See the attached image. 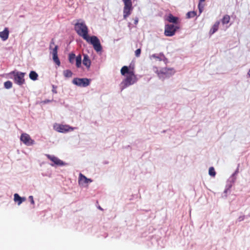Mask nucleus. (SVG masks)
<instances>
[{"label":"nucleus","instance_id":"obj_1","mask_svg":"<svg viewBox=\"0 0 250 250\" xmlns=\"http://www.w3.org/2000/svg\"><path fill=\"white\" fill-rule=\"evenodd\" d=\"M75 30L80 36L82 37L87 42L93 45L96 51L98 52L102 51V47L100 40L95 36H88V28L84 23H76L75 25Z\"/></svg>","mask_w":250,"mask_h":250},{"label":"nucleus","instance_id":"obj_2","mask_svg":"<svg viewBox=\"0 0 250 250\" xmlns=\"http://www.w3.org/2000/svg\"><path fill=\"white\" fill-rule=\"evenodd\" d=\"M155 72L157 74L160 78L165 79L168 78L175 73V71L173 68H163L160 70H158L157 67L155 68Z\"/></svg>","mask_w":250,"mask_h":250},{"label":"nucleus","instance_id":"obj_3","mask_svg":"<svg viewBox=\"0 0 250 250\" xmlns=\"http://www.w3.org/2000/svg\"><path fill=\"white\" fill-rule=\"evenodd\" d=\"M124 3L123 9V17L126 19L131 13L133 6L131 0H122Z\"/></svg>","mask_w":250,"mask_h":250},{"label":"nucleus","instance_id":"obj_4","mask_svg":"<svg viewBox=\"0 0 250 250\" xmlns=\"http://www.w3.org/2000/svg\"><path fill=\"white\" fill-rule=\"evenodd\" d=\"M136 81V77L133 72H130L129 74L127 75L126 78L122 83L123 86H122V90L124 89L129 85L133 84L135 83Z\"/></svg>","mask_w":250,"mask_h":250},{"label":"nucleus","instance_id":"obj_5","mask_svg":"<svg viewBox=\"0 0 250 250\" xmlns=\"http://www.w3.org/2000/svg\"><path fill=\"white\" fill-rule=\"evenodd\" d=\"M11 74L14 75V80L15 83L20 85L24 83L25 80L23 78L25 75L24 73L12 71Z\"/></svg>","mask_w":250,"mask_h":250},{"label":"nucleus","instance_id":"obj_6","mask_svg":"<svg viewBox=\"0 0 250 250\" xmlns=\"http://www.w3.org/2000/svg\"><path fill=\"white\" fill-rule=\"evenodd\" d=\"M178 28V26L173 24H166L165 27V35L167 37L172 36Z\"/></svg>","mask_w":250,"mask_h":250},{"label":"nucleus","instance_id":"obj_7","mask_svg":"<svg viewBox=\"0 0 250 250\" xmlns=\"http://www.w3.org/2000/svg\"><path fill=\"white\" fill-rule=\"evenodd\" d=\"M72 82L74 84L81 87H86L90 83L89 80L87 78H74Z\"/></svg>","mask_w":250,"mask_h":250},{"label":"nucleus","instance_id":"obj_8","mask_svg":"<svg viewBox=\"0 0 250 250\" xmlns=\"http://www.w3.org/2000/svg\"><path fill=\"white\" fill-rule=\"evenodd\" d=\"M54 129L58 132L65 133L69 131L73 130V128L68 125L56 124L54 126Z\"/></svg>","mask_w":250,"mask_h":250},{"label":"nucleus","instance_id":"obj_9","mask_svg":"<svg viewBox=\"0 0 250 250\" xmlns=\"http://www.w3.org/2000/svg\"><path fill=\"white\" fill-rule=\"evenodd\" d=\"M20 140L23 144L27 146H31L34 144V141L27 133L21 134Z\"/></svg>","mask_w":250,"mask_h":250},{"label":"nucleus","instance_id":"obj_10","mask_svg":"<svg viewBox=\"0 0 250 250\" xmlns=\"http://www.w3.org/2000/svg\"><path fill=\"white\" fill-rule=\"evenodd\" d=\"M58 45H55V47L52 50V53L53 55V61L56 63V64L58 66H60L61 64V62L58 57Z\"/></svg>","mask_w":250,"mask_h":250},{"label":"nucleus","instance_id":"obj_11","mask_svg":"<svg viewBox=\"0 0 250 250\" xmlns=\"http://www.w3.org/2000/svg\"><path fill=\"white\" fill-rule=\"evenodd\" d=\"M46 156L50 160L54 162L56 165L63 166L64 164L62 160L54 156H51L49 154H46Z\"/></svg>","mask_w":250,"mask_h":250},{"label":"nucleus","instance_id":"obj_12","mask_svg":"<svg viewBox=\"0 0 250 250\" xmlns=\"http://www.w3.org/2000/svg\"><path fill=\"white\" fill-rule=\"evenodd\" d=\"M92 182V181L91 179L87 178V177H86L84 175H83L82 173H80L79 174V184L80 185H83V184H88Z\"/></svg>","mask_w":250,"mask_h":250},{"label":"nucleus","instance_id":"obj_13","mask_svg":"<svg viewBox=\"0 0 250 250\" xmlns=\"http://www.w3.org/2000/svg\"><path fill=\"white\" fill-rule=\"evenodd\" d=\"M9 30L7 28H5L3 31L0 32V38L3 41H6L9 37Z\"/></svg>","mask_w":250,"mask_h":250},{"label":"nucleus","instance_id":"obj_14","mask_svg":"<svg viewBox=\"0 0 250 250\" xmlns=\"http://www.w3.org/2000/svg\"><path fill=\"white\" fill-rule=\"evenodd\" d=\"M166 20L169 22L177 23L178 22V18L173 16L171 14L168 15Z\"/></svg>","mask_w":250,"mask_h":250},{"label":"nucleus","instance_id":"obj_15","mask_svg":"<svg viewBox=\"0 0 250 250\" xmlns=\"http://www.w3.org/2000/svg\"><path fill=\"white\" fill-rule=\"evenodd\" d=\"M83 65L86 66L87 68H89L91 65V61L89 59V57L87 55H83Z\"/></svg>","mask_w":250,"mask_h":250},{"label":"nucleus","instance_id":"obj_16","mask_svg":"<svg viewBox=\"0 0 250 250\" xmlns=\"http://www.w3.org/2000/svg\"><path fill=\"white\" fill-rule=\"evenodd\" d=\"M14 201L16 202H18V205H20L21 204L23 201L25 200V198H22L19 196V195L17 193H15L14 195Z\"/></svg>","mask_w":250,"mask_h":250},{"label":"nucleus","instance_id":"obj_17","mask_svg":"<svg viewBox=\"0 0 250 250\" xmlns=\"http://www.w3.org/2000/svg\"><path fill=\"white\" fill-rule=\"evenodd\" d=\"M219 24H220L219 21H217L213 24V25L212 26V27H211V28L210 29V30L209 31L210 34L212 35L218 30Z\"/></svg>","mask_w":250,"mask_h":250},{"label":"nucleus","instance_id":"obj_18","mask_svg":"<svg viewBox=\"0 0 250 250\" xmlns=\"http://www.w3.org/2000/svg\"><path fill=\"white\" fill-rule=\"evenodd\" d=\"M132 71H129L127 66H124L121 70V73L122 75H125V74L127 75L129 74L130 72H132Z\"/></svg>","mask_w":250,"mask_h":250},{"label":"nucleus","instance_id":"obj_19","mask_svg":"<svg viewBox=\"0 0 250 250\" xmlns=\"http://www.w3.org/2000/svg\"><path fill=\"white\" fill-rule=\"evenodd\" d=\"M29 76L31 80L36 81L38 79V75L35 71H31L29 73Z\"/></svg>","mask_w":250,"mask_h":250},{"label":"nucleus","instance_id":"obj_20","mask_svg":"<svg viewBox=\"0 0 250 250\" xmlns=\"http://www.w3.org/2000/svg\"><path fill=\"white\" fill-rule=\"evenodd\" d=\"M230 16L228 15H225L222 19V23L223 24H226L229 23L230 21Z\"/></svg>","mask_w":250,"mask_h":250},{"label":"nucleus","instance_id":"obj_21","mask_svg":"<svg viewBox=\"0 0 250 250\" xmlns=\"http://www.w3.org/2000/svg\"><path fill=\"white\" fill-rule=\"evenodd\" d=\"M76 66L79 68L81 66L82 63V57L81 55H79L76 56Z\"/></svg>","mask_w":250,"mask_h":250},{"label":"nucleus","instance_id":"obj_22","mask_svg":"<svg viewBox=\"0 0 250 250\" xmlns=\"http://www.w3.org/2000/svg\"><path fill=\"white\" fill-rule=\"evenodd\" d=\"M63 75L66 78H70L72 76L73 73L70 70H65L63 71Z\"/></svg>","mask_w":250,"mask_h":250},{"label":"nucleus","instance_id":"obj_23","mask_svg":"<svg viewBox=\"0 0 250 250\" xmlns=\"http://www.w3.org/2000/svg\"><path fill=\"white\" fill-rule=\"evenodd\" d=\"M76 57L74 53H70L69 55V61L71 63H73L74 62V60L76 59Z\"/></svg>","mask_w":250,"mask_h":250},{"label":"nucleus","instance_id":"obj_24","mask_svg":"<svg viewBox=\"0 0 250 250\" xmlns=\"http://www.w3.org/2000/svg\"><path fill=\"white\" fill-rule=\"evenodd\" d=\"M196 15V13L195 11H190L187 14V18H191L194 17Z\"/></svg>","mask_w":250,"mask_h":250},{"label":"nucleus","instance_id":"obj_25","mask_svg":"<svg viewBox=\"0 0 250 250\" xmlns=\"http://www.w3.org/2000/svg\"><path fill=\"white\" fill-rule=\"evenodd\" d=\"M4 85L6 89L11 88L12 87V83L9 81H6L4 83Z\"/></svg>","mask_w":250,"mask_h":250},{"label":"nucleus","instance_id":"obj_26","mask_svg":"<svg viewBox=\"0 0 250 250\" xmlns=\"http://www.w3.org/2000/svg\"><path fill=\"white\" fill-rule=\"evenodd\" d=\"M209 174L211 176H215L216 174V172L215 171L214 168L213 167H210L209 168L208 170Z\"/></svg>","mask_w":250,"mask_h":250},{"label":"nucleus","instance_id":"obj_27","mask_svg":"<svg viewBox=\"0 0 250 250\" xmlns=\"http://www.w3.org/2000/svg\"><path fill=\"white\" fill-rule=\"evenodd\" d=\"M141 53V48H139L137 49L135 52V54L136 57H139L140 56Z\"/></svg>","mask_w":250,"mask_h":250},{"label":"nucleus","instance_id":"obj_28","mask_svg":"<svg viewBox=\"0 0 250 250\" xmlns=\"http://www.w3.org/2000/svg\"><path fill=\"white\" fill-rule=\"evenodd\" d=\"M198 6L200 13H202L204 8V5L202 4V3L199 2Z\"/></svg>","mask_w":250,"mask_h":250},{"label":"nucleus","instance_id":"obj_29","mask_svg":"<svg viewBox=\"0 0 250 250\" xmlns=\"http://www.w3.org/2000/svg\"><path fill=\"white\" fill-rule=\"evenodd\" d=\"M30 200V202L31 203V204H34V199H33V197L32 196H30L29 197Z\"/></svg>","mask_w":250,"mask_h":250},{"label":"nucleus","instance_id":"obj_30","mask_svg":"<svg viewBox=\"0 0 250 250\" xmlns=\"http://www.w3.org/2000/svg\"><path fill=\"white\" fill-rule=\"evenodd\" d=\"M138 21H139V20H138V18H135L134 20V24L137 25L138 24Z\"/></svg>","mask_w":250,"mask_h":250},{"label":"nucleus","instance_id":"obj_31","mask_svg":"<svg viewBox=\"0 0 250 250\" xmlns=\"http://www.w3.org/2000/svg\"><path fill=\"white\" fill-rule=\"evenodd\" d=\"M54 45V39H52L51 40V42H50V49H51L52 48V45Z\"/></svg>","mask_w":250,"mask_h":250},{"label":"nucleus","instance_id":"obj_32","mask_svg":"<svg viewBox=\"0 0 250 250\" xmlns=\"http://www.w3.org/2000/svg\"><path fill=\"white\" fill-rule=\"evenodd\" d=\"M244 218V216L240 217L239 218V221L243 220Z\"/></svg>","mask_w":250,"mask_h":250},{"label":"nucleus","instance_id":"obj_33","mask_svg":"<svg viewBox=\"0 0 250 250\" xmlns=\"http://www.w3.org/2000/svg\"><path fill=\"white\" fill-rule=\"evenodd\" d=\"M206 0H199V2H200V3H202L203 2H204Z\"/></svg>","mask_w":250,"mask_h":250},{"label":"nucleus","instance_id":"obj_34","mask_svg":"<svg viewBox=\"0 0 250 250\" xmlns=\"http://www.w3.org/2000/svg\"><path fill=\"white\" fill-rule=\"evenodd\" d=\"M248 75H249V77H250V69L249 70Z\"/></svg>","mask_w":250,"mask_h":250}]
</instances>
